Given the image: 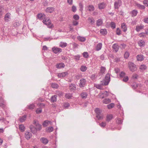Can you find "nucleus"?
<instances>
[{
  "instance_id": "1",
  "label": "nucleus",
  "mask_w": 148,
  "mask_h": 148,
  "mask_svg": "<svg viewBox=\"0 0 148 148\" xmlns=\"http://www.w3.org/2000/svg\"><path fill=\"white\" fill-rule=\"evenodd\" d=\"M110 81V75L108 73L106 74L104 79L101 81L100 84H95L94 86L97 88L102 89V86H104L107 85Z\"/></svg>"
},
{
  "instance_id": "2",
  "label": "nucleus",
  "mask_w": 148,
  "mask_h": 148,
  "mask_svg": "<svg viewBox=\"0 0 148 148\" xmlns=\"http://www.w3.org/2000/svg\"><path fill=\"white\" fill-rule=\"evenodd\" d=\"M43 23L46 25L49 28H52L53 27V25L51 23V21L48 18H44L43 21Z\"/></svg>"
},
{
  "instance_id": "3",
  "label": "nucleus",
  "mask_w": 148,
  "mask_h": 148,
  "mask_svg": "<svg viewBox=\"0 0 148 148\" xmlns=\"http://www.w3.org/2000/svg\"><path fill=\"white\" fill-rule=\"evenodd\" d=\"M128 65L131 71L133 72L136 70V65L134 63L131 62H129L128 63Z\"/></svg>"
},
{
  "instance_id": "4",
  "label": "nucleus",
  "mask_w": 148,
  "mask_h": 148,
  "mask_svg": "<svg viewBox=\"0 0 148 148\" xmlns=\"http://www.w3.org/2000/svg\"><path fill=\"white\" fill-rule=\"evenodd\" d=\"M11 14L9 12L7 13L4 17V20L5 22H8L11 20Z\"/></svg>"
},
{
  "instance_id": "5",
  "label": "nucleus",
  "mask_w": 148,
  "mask_h": 148,
  "mask_svg": "<svg viewBox=\"0 0 148 148\" xmlns=\"http://www.w3.org/2000/svg\"><path fill=\"white\" fill-rule=\"evenodd\" d=\"M95 112L97 114L96 117L99 120H101L103 118L101 116V110L99 108H96L95 109Z\"/></svg>"
},
{
  "instance_id": "6",
  "label": "nucleus",
  "mask_w": 148,
  "mask_h": 148,
  "mask_svg": "<svg viewBox=\"0 0 148 148\" xmlns=\"http://www.w3.org/2000/svg\"><path fill=\"white\" fill-rule=\"evenodd\" d=\"M33 124L36 126L37 130H40L41 129V125L38 123V121L34 120Z\"/></svg>"
},
{
  "instance_id": "7",
  "label": "nucleus",
  "mask_w": 148,
  "mask_h": 148,
  "mask_svg": "<svg viewBox=\"0 0 148 148\" xmlns=\"http://www.w3.org/2000/svg\"><path fill=\"white\" fill-rule=\"evenodd\" d=\"M86 80L82 78L80 80V83L79 86L80 87L82 88L84 87L86 84Z\"/></svg>"
},
{
  "instance_id": "8",
  "label": "nucleus",
  "mask_w": 148,
  "mask_h": 148,
  "mask_svg": "<svg viewBox=\"0 0 148 148\" xmlns=\"http://www.w3.org/2000/svg\"><path fill=\"white\" fill-rule=\"evenodd\" d=\"M32 134L29 131H27L25 132V136L27 139H29L32 137Z\"/></svg>"
},
{
  "instance_id": "9",
  "label": "nucleus",
  "mask_w": 148,
  "mask_h": 148,
  "mask_svg": "<svg viewBox=\"0 0 148 148\" xmlns=\"http://www.w3.org/2000/svg\"><path fill=\"white\" fill-rule=\"evenodd\" d=\"M119 47V46L116 43L113 44L112 46L113 51L116 53L118 51Z\"/></svg>"
},
{
  "instance_id": "10",
  "label": "nucleus",
  "mask_w": 148,
  "mask_h": 148,
  "mask_svg": "<svg viewBox=\"0 0 148 148\" xmlns=\"http://www.w3.org/2000/svg\"><path fill=\"white\" fill-rule=\"evenodd\" d=\"M53 52L57 54L59 52L62 51V49L58 47H53L52 49Z\"/></svg>"
},
{
  "instance_id": "11",
  "label": "nucleus",
  "mask_w": 148,
  "mask_h": 148,
  "mask_svg": "<svg viewBox=\"0 0 148 148\" xmlns=\"http://www.w3.org/2000/svg\"><path fill=\"white\" fill-rule=\"evenodd\" d=\"M30 129L33 134L36 133L37 131V130L36 127L33 125H31L30 126Z\"/></svg>"
},
{
  "instance_id": "12",
  "label": "nucleus",
  "mask_w": 148,
  "mask_h": 148,
  "mask_svg": "<svg viewBox=\"0 0 148 148\" xmlns=\"http://www.w3.org/2000/svg\"><path fill=\"white\" fill-rule=\"evenodd\" d=\"M54 8L53 7H48L47 8L45 11L46 12L48 13H51L54 11Z\"/></svg>"
},
{
  "instance_id": "13",
  "label": "nucleus",
  "mask_w": 148,
  "mask_h": 148,
  "mask_svg": "<svg viewBox=\"0 0 148 148\" xmlns=\"http://www.w3.org/2000/svg\"><path fill=\"white\" fill-rule=\"evenodd\" d=\"M76 88V86L74 84H71L69 86V89L71 91L75 90Z\"/></svg>"
},
{
  "instance_id": "14",
  "label": "nucleus",
  "mask_w": 148,
  "mask_h": 148,
  "mask_svg": "<svg viewBox=\"0 0 148 148\" xmlns=\"http://www.w3.org/2000/svg\"><path fill=\"white\" fill-rule=\"evenodd\" d=\"M40 140L41 142L45 145L47 144L48 143V140L44 137L41 138Z\"/></svg>"
},
{
  "instance_id": "15",
  "label": "nucleus",
  "mask_w": 148,
  "mask_h": 148,
  "mask_svg": "<svg viewBox=\"0 0 148 148\" xmlns=\"http://www.w3.org/2000/svg\"><path fill=\"white\" fill-rule=\"evenodd\" d=\"M136 58L138 61H143L144 59L143 56L141 54L138 55L136 56Z\"/></svg>"
},
{
  "instance_id": "16",
  "label": "nucleus",
  "mask_w": 148,
  "mask_h": 148,
  "mask_svg": "<svg viewBox=\"0 0 148 148\" xmlns=\"http://www.w3.org/2000/svg\"><path fill=\"white\" fill-rule=\"evenodd\" d=\"M64 66L65 65L63 63L57 64L56 65V67L58 69H60L62 68H64Z\"/></svg>"
},
{
  "instance_id": "17",
  "label": "nucleus",
  "mask_w": 148,
  "mask_h": 148,
  "mask_svg": "<svg viewBox=\"0 0 148 148\" xmlns=\"http://www.w3.org/2000/svg\"><path fill=\"white\" fill-rule=\"evenodd\" d=\"M67 72H64L61 73H59L58 75V76L59 77H65L68 74Z\"/></svg>"
},
{
  "instance_id": "18",
  "label": "nucleus",
  "mask_w": 148,
  "mask_h": 148,
  "mask_svg": "<svg viewBox=\"0 0 148 148\" xmlns=\"http://www.w3.org/2000/svg\"><path fill=\"white\" fill-rule=\"evenodd\" d=\"M88 11L90 12H92L95 10V8L92 5H89L87 7Z\"/></svg>"
},
{
  "instance_id": "19",
  "label": "nucleus",
  "mask_w": 148,
  "mask_h": 148,
  "mask_svg": "<svg viewBox=\"0 0 148 148\" xmlns=\"http://www.w3.org/2000/svg\"><path fill=\"white\" fill-rule=\"evenodd\" d=\"M113 118V116L112 114H108L106 116V121L109 122Z\"/></svg>"
},
{
  "instance_id": "20",
  "label": "nucleus",
  "mask_w": 148,
  "mask_h": 148,
  "mask_svg": "<svg viewBox=\"0 0 148 148\" xmlns=\"http://www.w3.org/2000/svg\"><path fill=\"white\" fill-rule=\"evenodd\" d=\"M121 27L123 31L125 32L127 29V26L125 23H123L121 24Z\"/></svg>"
},
{
  "instance_id": "21",
  "label": "nucleus",
  "mask_w": 148,
  "mask_h": 148,
  "mask_svg": "<svg viewBox=\"0 0 148 148\" xmlns=\"http://www.w3.org/2000/svg\"><path fill=\"white\" fill-rule=\"evenodd\" d=\"M57 96L56 95L52 96L50 99L51 101L53 103L56 101H57Z\"/></svg>"
},
{
  "instance_id": "22",
  "label": "nucleus",
  "mask_w": 148,
  "mask_h": 148,
  "mask_svg": "<svg viewBox=\"0 0 148 148\" xmlns=\"http://www.w3.org/2000/svg\"><path fill=\"white\" fill-rule=\"evenodd\" d=\"M105 7V4L104 3H101L98 4L99 8L100 9H104Z\"/></svg>"
},
{
  "instance_id": "23",
  "label": "nucleus",
  "mask_w": 148,
  "mask_h": 148,
  "mask_svg": "<svg viewBox=\"0 0 148 148\" xmlns=\"http://www.w3.org/2000/svg\"><path fill=\"white\" fill-rule=\"evenodd\" d=\"M121 4L119 2L116 1L114 3V8L115 9H118L119 7L121 5Z\"/></svg>"
},
{
  "instance_id": "24",
  "label": "nucleus",
  "mask_w": 148,
  "mask_h": 148,
  "mask_svg": "<svg viewBox=\"0 0 148 148\" xmlns=\"http://www.w3.org/2000/svg\"><path fill=\"white\" fill-rule=\"evenodd\" d=\"M102 47V44L101 43H99L98 44L96 47V51H98L100 50Z\"/></svg>"
},
{
  "instance_id": "25",
  "label": "nucleus",
  "mask_w": 148,
  "mask_h": 148,
  "mask_svg": "<svg viewBox=\"0 0 148 148\" xmlns=\"http://www.w3.org/2000/svg\"><path fill=\"white\" fill-rule=\"evenodd\" d=\"M100 33L103 35L105 36L106 35L107 33V32L106 29H101L100 30Z\"/></svg>"
},
{
  "instance_id": "26",
  "label": "nucleus",
  "mask_w": 148,
  "mask_h": 148,
  "mask_svg": "<svg viewBox=\"0 0 148 148\" xmlns=\"http://www.w3.org/2000/svg\"><path fill=\"white\" fill-rule=\"evenodd\" d=\"M144 26L143 25H140V26H137L136 27V30L137 32L140 31L141 29H143Z\"/></svg>"
},
{
  "instance_id": "27",
  "label": "nucleus",
  "mask_w": 148,
  "mask_h": 148,
  "mask_svg": "<svg viewBox=\"0 0 148 148\" xmlns=\"http://www.w3.org/2000/svg\"><path fill=\"white\" fill-rule=\"evenodd\" d=\"M138 12L137 10H133L131 12V14H132V17L136 16L137 15Z\"/></svg>"
},
{
  "instance_id": "28",
  "label": "nucleus",
  "mask_w": 148,
  "mask_h": 148,
  "mask_svg": "<svg viewBox=\"0 0 148 148\" xmlns=\"http://www.w3.org/2000/svg\"><path fill=\"white\" fill-rule=\"evenodd\" d=\"M78 40L82 42H84L86 40V38L85 37H83L81 36H79L77 37Z\"/></svg>"
},
{
  "instance_id": "29",
  "label": "nucleus",
  "mask_w": 148,
  "mask_h": 148,
  "mask_svg": "<svg viewBox=\"0 0 148 148\" xmlns=\"http://www.w3.org/2000/svg\"><path fill=\"white\" fill-rule=\"evenodd\" d=\"M103 103H104L106 104H108L110 102H111V101L110 99L109 98H106L104 99L103 100Z\"/></svg>"
},
{
  "instance_id": "30",
  "label": "nucleus",
  "mask_w": 148,
  "mask_h": 148,
  "mask_svg": "<svg viewBox=\"0 0 148 148\" xmlns=\"http://www.w3.org/2000/svg\"><path fill=\"white\" fill-rule=\"evenodd\" d=\"M138 44L140 47L143 46L145 45V42L143 40H140L138 41Z\"/></svg>"
},
{
  "instance_id": "31",
  "label": "nucleus",
  "mask_w": 148,
  "mask_h": 148,
  "mask_svg": "<svg viewBox=\"0 0 148 148\" xmlns=\"http://www.w3.org/2000/svg\"><path fill=\"white\" fill-rule=\"evenodd\" d=\"M37 17L39 19H42L45 18V15L42 14V13H40L37 14Z\"/></svg>"
},
{
  "instance_id": "32",
  "label": "nucleus",
  "mask_w": 148,
  "mask_h": 148,
  "mask_svg": "<svg viewBox=\"0 0 148 148\" xmlns=\"http://www.w3.org/2000/svg\"><path fill=\"white\" fill-rule=\"evenodd\" d=\"M80 96L82 98L85 99L87 96V94L85 92H83L80 94Z\"/></svg>"
},
{
  "instance_id": "33",
  "label": "nucleus",
  "mask_w": 148,
  "mask_h": 148,
  "mask_svg": "<svg viewBox=\"0 0 148 148\" xmlns=\"http://www.w3.org/2000/svg\"><path fill=\"white\" fill-rule=\"evenodd\" d=\"M19 128L20 131L22 132H23L25 130V127L23 124L19 125Z\"/></svg>"
},
{
  "instance_id": "34",
  "label": "nucleus",
  "mask_w": 148,
  "mask_h": 148,
  "mask_svg": "<svg viewBox=\"0 0 148 148\" xmlns=\"http://www.w3.org/2000/svg\"><path fill=\"white\" fill-rule=\"evenodd\" d=\"M26 119V116L25 115H24L21 117H20L19 120L20 122H23Z\"/></svg>"
},
{
  "instance_id": "35",
  "label": "nucleus",
  "mask_w": 148,
  "mask_h": 148,
  "mask_svg": "<svg viewBox=\"0 0 148 148\" xmlns=\"http://www.w3.org/2000/svg\"><path fill=\"white\" fill-rule=\"evenodd\" d=\"M147 68V67L146 66L145 64L141 65L140 67V69L142 71L145 70Z\"/></svg>"
},
{
  "instance_id": "36",
  "label": "nucleus",
  "mask_w": 148,
  "mask_h": 148,
  "mask_svg": "<svg viewBox=\"0 0 148 148\" xmlns=\"http://www.w3.org/2000/svg\"><path fill=\"white\" fill-rule=\"evenodd\" d=\"M136 6L138 8L140 9H144L145 8V7L144 5H140L139 4H136Z\"/></svg>"
},
{
  "instance_id": "37",
  "label": "nucleus",
  "mask_w": 148,
  "mask_h": 148,
  "mask_svg": "<svg viewBox=\"0 0 148 148\" xmlns=\"http://www.w3.org/2000/svg\"><path fill=\"white\" fill-rule=\"evenodd\" d=\"M103 23L102 20L101 19H99L97 21L96 25L97 26L101 25Z\"/></svg>"
},
{
  "instance_id": "38",
  "label": "nucleus",
  "mask_w": 148,
  "mask_h": 148,
  "mask_svg": "<svg viewBox=\"0 0 148 148\" xmlns=\"http://www.w3.org/2000/svg\"><path fill=\"white\" fill-rule=\"evenodd\" d=\"M0 107L2 108L3 110L6 109V105L5 103H0Z\"/></svg>"
},
{
  "instance_id": "39",
  "label": "nucleus",
  "mask_w": 148,
  "mask_h": 148,
  "mask_svg": "<svg viewBox=\"0 0 148 148\" xmlns=\"http://www.w3.org/2000/svg\"><path fill=\"white\" fill-rule=\"evenodd\" d=\"M35 107V105L34 104L32 103L30 104L27 106V108L29 109H34Z\"/></svg>"
},
{
  "instance_id": "40",
  "label": "nucleus",
  "mask_w": 148,
  "mask_h": 148,
  "mask_svg": "<svg viewBox=\"0 0 148 148\" xmlns=\"http://www.w3.org/2000/svg\"><path fill=\"white\" fill-rule=\"evenodd\" d=\"M51 86L53 88H58L59 86L57 84L52 83L51 84Z\"/></svg>"
},
{
  "instance_id": "41",
  "label": "nucleus",
  "mask_w": 148,
  "mask_h": 148,
  "mask_svg": "<svg viewBox=\"0 0 148 148\" xmlns=\"http://www.w3.org/2000/svg\"><path fill=\"white\" fill-rule=\"evenodd\" d=\"M107 106L108 109H111L114 106V104L113 103H112L108 105Z\"/></svg>"
},
{
  "instance_id": "42",
  "label": "nucleus",
  "mask_w": 148,
  "mask_h": 148,
  "mask_svg": "<svg viewBox=\"0 0 148 148\" xmlns=\"http://www.w3.org/2000/svg\"><path fill=\"white\" fill-rule=\"evenodd\" d=\"M67 45V44L66 43L62 42H61L60 44V46L62 47H66Z\"/></svg>"
},
{
  "instance_id": "43",
  "label": "nucleus",
  "mask_w": 148,
  "mask_h": 148,
  "mask_svg": "<svg viewBox=\"0 0 148 148\" xmlns=\"http://www.w3.org/2000/svg\"><path fill=\"white\" fill-rule=\"evenodd\" d=\"M51 123V121H48V120H46L44 122L43 124V126L44 127H46L49 123Z\"/></svg>"
},
{
  "instance_id": "44",
  "label": "nucleus",
  "mask_w": 148,
  "mask_h": 148,
  "mask_svg": "<svg viewBox=\"0 0 148 148\" xmlns=\"http://www.w3.org/2000/svg\"><path fill=\"white\" fill-rule=\"evenodd\" d=\"M53 130V128L52 127H49L46 129L47 132H52Z\"/></svg>"
},
{
  "instance_id": "45",
  "label": "nucleus",
  "mask_w": 148,
  "mask_h": 148,
  "mask_svg": "<svg viewBox=\"0 0 148 148\" xmlns=\"http://www.w3.org/2000/svg\"><path fill=\"white\" fill-rule=\"evenodd\" d=\"M80 69L81 71L84 72L87 69V67L85 66H82Z\"/></svg>"
},
{
  "instance_id": "46",
  "label": "nucleus",
  "mask_w": 148,
  "mask_h": 148,
  "mask_svg": "<svg viewBox=\"0 0 148 148\" xmlns=\"http://www.w3.org/2000/svg\"><path fill=\"white\" fill-rule=\"evenodd\" d=\"M65 96L66 98L70 99L72 97V95L70 93H67L65 95Z\"/></svg>"
},
{
  "instance_id": "47",
  "label": "nucleus",
  "mask_w": 148,
  "mask_h": 148,
  "mask_svg": "<svg viewBox=\"0 0 148 148\" xmlns=\"http://www.w3.org/2000/svg\"><path fill=\"white\" fill-rule=\"evenodd\" d=\"M88 21L92 24L94 23L95 20L92 18L89 17L88 18Z\"/></svg>"
},
{
  "instance_id": "48",
  "label": "nucleus",
  "mask_w": 148,
  "mask_h": 148,
  "mask_svg": "<svg viewBox=\"0 0 148 148\" xmlns=\"http://www.w3.org/2000/svg\"><path fill=\"white\" fill-rule=\"evenodd\" d=\"M106 70V69L105 67L103 66H101L100 69L101 73H104L105 71Z\"/></svg>"
},
{
  "instance_id": "49",
  "label": "nucleus",
  "mask_w": 148,
  "mask_h": 148,
  "mask_svg": "<svg viewBox=\"0 0 148 148\" xmlns=\"http://www.w3.org/2000/svg\"><path fill=\"white\" fill-rule=\"evenodd\" d=\"M116 122L118 124H122L123 122V121L120 118H118L116 121Z\"/></svg>"
},
{
  "instance_id": "50",
  "label": "nucleus",
  "mask_w": 148,
  "mask_h": 148,
  "mask_svg": "<svg viewBox=\"0 0 148 148\" xmlns=\"http://www.w3.org/2000/svg\"><path fill=\"white\" fill-rule=\"evenodd\" d=\"M106 122H102L101 123L99 124V125L101 127H104L106 125Z\"/></svg>"
},
{
  "instance_id": "51",
  "label": "nucleus",
  "mask_w": 148,
  "mask_h": 148,
  "mask_svg": "<svg viewBox=\"0 0 148 148\" xmlns=\"http://www.w3.org/2000/svg\"><path fill=\"white\" fill-rule=\"evenodd\" d=\"M130 54L128 52H126L124 54V58L125 59H127L129 56Z\"/></svg>"
},
{
  "instance_id": "52",
  "label": "nucleus",
  "mask_w": 148,
  "mask_h": 148,
  "mask_svg": "<svg viewBox=\"0 0 148 148\" xmlns=\"http://www.w3.org/2000/svg\"><path fill=\"white\" fill-rule=\"evenodd\" d=\"M36 112L37 114L41 113L42 112V109L41 108H37L36 110Z\"/></svg>"
},
{
  "instance_id": "53",
  "label": "nucleus",
  "mask_w": 148,
  "mask_h": 148,
  "mask_svg": "<svg viewBox=\"0 0 148 148\" xmlns=\"http://www.w3.org/2000/svg\"><path fill=\"white\" fill-rule=\"evenodd\" d=\"M79 10L80 11H82L83 10V5L82 3H79Z\"/></svg>"
},
{
  "instance_id": "54",
  "label": "nucleus",
  "mask_w": 148,
  "mask_h": 148,
  "mask_svg": "<svg viewBox=\"0 0 148 148\" xmlns=\"http://www.w3.org/2000/svg\"><path fill=\"white\" fill-rule=\"evenodd\" d=\"M83 56L85 58H87L88 57V53L87 52H84L83 53Z\"/></svg>"
},
{
  "instance_id": "55",
  "label": "nucleus",
  "mask_w": 148,
  "mask_h": 148,
  "mask_svg": "<svg viewBox=\"0 0 148 148\" xmlns=\"http://www.w3.org/2000/svg\"><path fill=\"white\" fill-rule=\"evenodd\" d=\"M146 34V32H142V33H140L139 34V36L140 37H144L145 36Z\"/></svg>"
},
{
  "instance_id": "56",
  "label": "nucleus",
  "mask_w": 148,
  "mask_h": 148,
  "mask_svg": "<svg viewBox=\"0 0 148 148\" xmlns=\"http://www.w3.org/2000/svg\"><path fill=\"white\" fill-rule=\"evenodd\" d=\"M111 27L113 29H114L115 28L116 25L115 23L114 22H111L110 23Z\"/></svg>"
},
{
  "instance_id": "57",
  "label": "nucleus",
  "mask_w": 148,
  "mask_h": 148,
  "mask_svg": "<svg viewBox=\"0 0 148 148\" xmlns=\"http://www.w3.org/2000/svg\"><path fill=\"white\" fill-rule=\"evenodd\" d=\"M38 106L40 107V108L42 109L45 107V104L43 103H41L40 104H38Z\"/></svg>"
},
{
  "instance_id": "58",
  "label": "nucleus",
  "mask_w": 148,
  "mask_h": 148,
  "mask_svg": "<svg viewBox=\"0 0 148 148\" xmlns=\"http://www.w3.org/2000/svg\"><path fill=\"white\" fill-rule=\"evenodd\" d=\"M103 94L104 95V96L102 97V98H103L104 97H106L108 96V93L107 91H105Z\"/></svg>"
},
{
  "instance_id": "59",
  "label": "nucleus",
  "mask_w": 148,
  "mask_h": 148,
  "mask_svg": "<svg viewBox=\"0 0 148 148\" xmlns=\"http://www.w3.org/2000/svg\"><path fill=\"white\" fill-rule=\"evenodd\" d=\"M73 18L76 20H77L79 19V16L77 14H75L73 16Z\"/></svg>"
},
{
  "instance_id": "60",
  "label": "nucleus",
  "mask_w": 148,
  "mask_h": 148,
  "mask_svg": "<svg viewBox=\"0 0 148 148\" xmlns=\"http://www.w3.org/2000/svg\"><path fill=\"white\" fill-rule=\"evenodd\" d=\"M121 31L119 28H117L116 29V34L117 35H119L121 34Z\"/></svg>"
},
{
  "instance_id": "61",
  "label": "nucleus",
  "mask_w": 148,
  "mask_h": 148,
  "mask_svg": "<svg viewBox=\"0 0 148 148\" xmlns=\"http://www.w3.org/2000/svg\"><path fill=\"white\" fill-rule=\"evenodd\" d=\"M125 73L123 72H121V73L120 74V76L121 77H125Z\"/></svg>"
},
{
  "instance_id": "62",
  "label": "nucleus",
  "mask_w": 148,
  "mask_h": 148,
  "mask_svg": "<svg viewBox=\"0 0 148 148\" xmlns=\"http://www.w3.org/2000/svg\"><path fill=\"white\" fill-rule=\"evenodd\" d=\"M143 3L148 7V0H144L143 1Z\"/></svg>"
},
{
  "instance_id": "63",
  "label": "nucleus",
  "mask_w": 148,
  "mask_h": 148,
  "mask_svg": "<svg viewBox=\"0 0 148 148\" xmlns=\"http://www.w3.org/2000/svg\"><path fill=\"white\" fill-rule=\"evenodd\" d=\"M64 107L67 108L70 106V104L68 103H65L64 104Z\"/></svg>"
},
{
  "instance_id": "64",
  "label": "nucleus",
  "mask_w": 148,
  "mask_h": 148,
  "mask_svg": "<svg viewBox=\"0 0 148 148\" xmlns=\"http://www.w3.org/2000/svg\"><path fill=\"white\" fill-rule=\"evenodd\" d=\"M74 59L75 60H79L80 59V56H74Z\"/></svg>"
}]
</instances>
